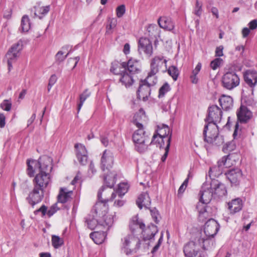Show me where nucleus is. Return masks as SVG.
Instances as JSON below:
<instances>
[{
  "label": "nucleus",
  "instance_id": "f257e3e1",
  "mask_svg": "<svg viewBox=\"0 0 257 257\" xmlns=\"http://www.w3.org/2000/svg\"><path fill=\"white\" fill-rule=\"evenodd\" d=\"M115 174L113 172H110L108 174L104 176V181L105 183L107 185L108 188H103L100 190L98 193V198L99 201L103 200L105 197L108 198V200H103V202L107 204V202L109 201L114 200L113 205L117 207L122 206L124 203L125 201L122 199V197L118 198V194H117L114 192L111 191V188L113 186L115 182Z\"/></svg>",
  "mask_w": 257,
  "mask_h": 257
},
{
  "label": "nucleus",
  "instance_id": "f03ea898",
  "mask_svg": "<svg viewBox=\"0 0 257 257\" xmlns=\"http://www.w3.org/2000/svg\"><path fill=\"white\" fill-rule=\"evenodd\" d=\"M102 199L105 201L108 200V198L105 197ZM103 201V200H102L96 202L93 207V211L98 217V225L100 227L103 228L104 230L107 231L113 224L115 213H108V205Z\"/></svg>",
  "mask_w": 257,
  "mask_h": 257
},
{
  "label": "nucleus",
  "instance_id": "7ed1b4c3",
  "mask_svg": "<svg viewBox=\"0 0 257 257\" xmlns=\"http://www.w3.org/2000/svg\"><path fill=\"white\" fill-rule=\"evenodd\" d=\"M199 202L197 205V209L199 212V219L204 221L208 218V213L206 210V204L210 202L213 195L210 189L209 183H205L203 184L199 193Z\"/></svg>",
  "mask_w": 257,
  "mask_h": 257
},
{
  "label": "nucleus",
  "instance_id": "20e7f679",
  "mask_svg": "<svg viewBox=\"0 0 257 257\" xmlns=\"http://www.w3.org/2000/svg\"><path fill=\"white\" fill-rule=\"evenodd\" d=\"M52 159L48 156L41 157L39 160H28L27 161V174L33 177L35 173L43 172L44 170H51Z\"/></svg>",
  "mask_w": 257,
  "mask_h": 257
},
{
  "label": "nucleus",
  "instance_id": "39448f33",
  "mask_svg": "<svg viewBox=\"0 0 257 257\" xmlns=\"http://www.w3.org/2000/svg\"><path fill=\"white\" fill-rule=\"evenodd\" d=\"M203 136L204 140L208 143L219 146L224 142L222 137L218 136V126L214 123L207 122L204 126Z\"/></svg>",
  "mask_w": 257,
  "mask_h": 257
},
{
  "label": "nucleus",
  "instance_id": "423d86ee",
  "mask_svg": "<svg viewBox=\"0 0 257 257\" xmlns=\"http://www.w3.org/2000/svg\"><path fill=\"white\" fill-rule=\"evenodd\" d=\"M133 140L136 150L141 153L146 152L150 144L149 137L147 135L144 128H138L135 131Z\"/></svg>",
  "mask_w": 257,
  "mask_h": 257
},
{
  "label": "nucleus",
  "instance_id": "0eeeda50",
  "mask_svg": "<svg viewBox=\"0 0 257 257\" xmlns=\"http://www.w3.org/2000/svg\"><path fill=\"white\" fill-rule=\"evenodd\" d=\"M140 240L133 233L129 234L121 239V250L127 255L135 252L140 248Z\"/></svg>",
  "mask_w": 257,
  "mask_h": 257
},
{
  "label": "nucleus",
  "instance_id": "6e6552de",
  "mask_svg": "<svg viewBox=\"0 0 257 257\" xmlns=\"http://www.w3.org/2000/svg\"><path fill=\"white\" fill-rule=\"evenodd\" d=\"M239 83V77L233 72L225 73L222 78V83L223 87L229 90L237 87Z\"/></svg>",
  "mask_w": 257,
  "mask_h": 257
},
{
  "label": "nucleus",
  "instance_id": "1a4fd4ad",
  "mask_svg": "<svg viewBox=\"0 0 257 257\" xmlns=\"http://www.w3.org/2000/svg\"><path fill=\"white\" fill-rule=\"evenodd\" d=\"M166 59L162 56H158L154 57L151 62L150 67L152 74H156L159 72L163 73L167 72Z\"/></svg>",
  "mask_w": 257,
  "mask_h": 257
},
{
  "label": "nucleus",
  "instance_id": "9d476101",
  "mask_svg": "<svg viewBox=\"0 0 257 257\" xmlns=\"http://www.w3.org/2000/svg\"><path fill=\"white\" fill-rule=\"evenodd\" d=\"M168 138L171 139L170 128L168 125L162 124L157 126V129L152 138V142H157L158 140H161V142L159 143L162 145V143H165V139L166 141Z\"/></svg>",
  "mask_w": 257,
  "mask_h": 257
},
{
  "label": "nucleus",
  "instance_id": "9b49d317",
  "mask_svg": "<svg viewBox=\"0 0 257 257\" xmlns=\"http://www.w3.org/2000/svg\"><path fill=\"white\" fill-rule=\"evenodd\" d=\"M50 171L51 170H45L43 172L37 174L34 179V186L44 190L50 182Z\"/></svg>",
  "mask_w": 257,
  "mask_h": 257
},
{
  "label": "nucleus",
  "instance_id": "f8f14e48",
  "mask_svg": "<svg viewBox=\"0 0 257 257\" xmlns=\"http://www.w3.org/2000/svg\"><path fill=\"white\" fill-rule=\"evenodd\" d=\"M208 114L206 118V121L208 123H219L221 121L222 111L217 105H213L208 108Z\"/></svg>",
  "mask_w": 257,
  "mask_h": 257
},
{
  "label": "nucleus",
  "instance_id": "ddd939ff",
  "mask_svg": "<svg viewBox=\"0 0 257 257\" xmlns=\"http://www.w3.org/2000/svg\"><path fill=\"white\" fill-rule=\"evenodd\" d=\"M209 184L210 189L212 191L214 198L224 196L227 193V190L224 185L218 180L212 178V181Z\"/></svg>",
  "mask_w": 257,
  "mask_h": 257
},
{
  "label": "nucleus",
  "instance_id": "4468645a",
  "mask_svg": "<svg viewBox=\"0 0 257 257\" xmlns=\"http://www.w3.org/2000/svg\"><path fill=\"white\" fill-rule=\"evenodd\" d=\"M44 190L34 186L33 190L30 192L27 200L32 207L41 201L43 197Z\"/></svg>",
  "mask_w": 257,
  "mask_h": 257
},
{
  "label": "nucleus",
  "instance_id": "2eb2a0df",
  "mask_svg": "<svg viewBox=\"0 0 257 257\" xmlns=\"http://www.w3.org/2000/svg\"><path fill=\"white\" fill-rule=\"evenodd\" d=\"M219 229L218 223L213 219H209L205 224L204 232L208 238L212 237L217 233Z\"/></svg>",
  "mask_w": 257,
  "mask_h": 257
},
{
  "label": "nucleus",
  "instance_id": "dca6fc26",
  "mask_svg": "<svg viewBox=\"0 0 257 257\" xmlns=\"http://www.w3.org/2000/svg\"><path fill=\"white\" fill-rule=\"evenodd\" d=\"M138 49L140 53L143 52L148 56H151L153 54V46L150 39L143 37L140 38Z\"/></svg>",
  "mask_w": 257,
  "mask_h": 257
},
{
  "label": "nucleus",
  "instance_id": "f3484780",
  "mask_svg": "<svg viewBox=\"0 0 257 257\" xmlns=\"http://www.w3.org/2000/svg\"><path fill=\"white\" fill-rule=\"evenodd\" d=\"M113 164V156L110 151L105 150L104 151L101 160V167L103 171L105 170L109 171V169L112 167Z\"/></svg>",
  "mask_w": 257,
  "mask_h": 257
},
{
  "label": "nucleus",
  "instance_id": "a211bd4d",
  "mask_svg": "<svg viewBox=\"0 0 257 257\" xmlns=\"http://www.w3.org/2000/svg\"><path fill=\"white\" fill-rule=\"evenodd\" d=\"M75 148L78 161L81 165H85L88 160V155L85 146L81 144H77L75 145Z\"/></svg>",
  "mask_w": 257,
  "mask_h": 257
},
{
  "label": "nucleus",
  "instance_id": "6ab92c4d",
  "mask_svg": "<svg viewBox=\"0 0 257 257\" xmlns=\"http://www.w3.org/2000/svg\"><path fill=\"white\" fill-rule=\"evenodd\" d=\"M130 227L132 232L138 230V232L142 233H145L146 231L149 232L150 230L149 228L146 229V230L144 229L145 228V224L139 219L137 216H135L132 218Z\"/></svg>",
  "mask_w": 257,
  "mask_h": 257
},
{
  "label": "nucleus",
  "instance_id": "aec40b11",
  "mask_svg": "<svg viewBox=\"0 0 257 257\" xmlns=\"http://www.w3.org/2000/svg\"><path fill=\"white\" fill-rule=\"evenodd\" d=\"M225 175L232 184L236 185L240 180L242 174L240 169L235 168L229 170Z\"/></svg>",
  "mask_w": 257,
  "mask_h": 257
},
{
  "label": "nucleus",
  "instance_id": "412c9836",
  "mask_svg": "<svg viewBox=\"0 0 257 257\" xmlns=\"http://www.w3.org/2000/svg\"><path fill=\"white\" fill-rule=\"evenodd\" d=\"M158 23L161 28L168 31L174 30L175 24L172 19L169 17L162 16L158 20Z\"/></svg>",
  "mask_w": 257,
  "mask_h": 257
},
{
  "label": "nucleus",
  "instance_id": "4be33fe9",
  "mask_svg": "<svg viewBox=\"0 0 257 257\" xmlns=\"http://www.w3.org/2000/svg\"><path fill=\"white\" fill-rule=\"evenodd\" d=\"M147 116L144 110L140 109L138 112H136L133 118V123L138 127V128H144L143 123L147 120Z\"/></svg>",
  "mask_w": 257,
  "mask_h": 257
},
{
  "label": "nucleus",
  "instance_id": "5701e85b",
  "mask_svg": "<svg viewBox=\"0 0 257 257\" xmlns=\"http://www.w3.org/2000/svg\"><path fill=\"white\" fill-rule=\"evenodd\" d=\"M244 80L245 83L251 88H254L257 84V72L248 70L244 74Z\"/></svg>",
  "mask_w": 257,
  "mask_h": 257
},
{
  "label": "nucleus",
  "instance_id": "b1692460",
  "mask_svg": "<svg viewBox=\"0 0 257 257\" xmlns=\"http://www.w3.org/2000/svg\"><path fill=\"white\" fill-rule=\"evenodd\" d=\"M151 94L150 87L145 83V82H140L137 91L138 97L140 99L145 101Z\"/></svg>",
  "mask_w": 257,
  "mask_h": 257
},
{
  "label": "nucleus",
  "instance_id": "393cba45",
  "mask_svg": "<svg viewBox=\"0 0 257 257\" xmlns=\"http://www.w3.org/2000/svg\"><path fill=\"white\" fill-rule=\"evenodd\" d=\"M243 207V202L241 198H237L228 203V208L231 214H235L240 211Z\"/></svg>",
  "mask_w": 257,
  "mask_h": 257
},
{
  "label": "nucleus",
  "instance_id": "a878e982",
  "mask_svg": "<svg viewBox=\"0 0 257 257\" xmlns=\"http://www.w3.org/2000/svg\"><path fill=\"white\" fill-rule=\"evenodd\" d=\"M198 247L196 243L191 241L184 247V252L186 257H194L198 251Z\"/></svg>",
  "mask_w": 257,
  "mask_h": 257
},
{
  "label": "nucleus",
  "instance_id": "bb28decb",
  "mask_svg": "<svg viewBox=\"0 0 257 257\" xmlns=\"http://www.w3.org/2000/svg\"><path fill=\"white\" fill-rule=\"evenodd\" d=\"M127 70L132 74L138 73L141 71V64L139 60L131 58L126 63Z\"/></svg>",
  "mask_w": 257,
  "mask_h": 257
},
{
  "label": "nucleus",
  "instance_id": "cd10ccee",
  "mask_svg": "<svg viewBox=\"0 0 257 257\" xmlns=\"http://www.w3.org/2000/svg\"><path fill=\"white\" fill-rule=\"evenodd\" d=\"M98 218L97 214L94 212L93 208L91 214L86 218L85 223L87 227L91 230L94 229L96 227L100 228V226L98 225Z\"/></svg>",
  "mask_w": 257,
  "mask_h": 257
},
{
  "label": "nucleus",
  "instance_id": "c85d7f7f",
  "mask_svg": "<svg viewBox=\"0 0 257 257\" xmlns=\"http://www.w3.org/2000/svg\"><path fill=\"white\" fill-rule=\"evenodd\" d=\"M252 116L251 112L244 106L241 105L237 112L238 120L242 122H246Z\"/></svg>",
  "mask_w": 257,
  "mask_h": 257
},
{
  "label": "nucleus",
  "instance_id": "c756f323",
  "mask_svg": "<svg viewBox=\"0 0 257 257\" xmlns=\"http://www.w3.org/2000/svg\"><path fill=\"white\" fill-rule=\"evenodd\" d=\"M219 102L220 106L224 110H229L233 107V99L230 96L222 95L219 99Z\"/></svg>",
  "mask_w": 257,
  "mask_h": 257
},
{
  "label": "nucleus",
  "instance_id": "7c9ffc66",
  "mask_svg": "<svg viewBox=\"0 0 257 257\" xmlns=\"http://www.w3.org/2000/svg\"><path fill=\"white\" fill-rule=\"evenodd\" d=\"M126 63H120L114 61L111 63L110 71L115 75L119 76L126 71Z\"/></svg>",
  "mask_w": 257,
  "mask_h": 257
},
{
  "label": "nucleus",
  "instance_id": "2f4dec72",
  "mask_svg": "<svg viewBox=\"0 0 257 257\" xmlns=\"http://www.w3.org/2000/svg\"><path fill=\"white\" fill-rule=\"evenodd\" d=\"M106 232V230L94 231L90 234V237L96 244H99L105 239L107 235Z\"/></svg>",
  "mask_w": 257,
  "mask_h": 257
},
{
  "label": "nucleus",
  "instance_id": "473e14b6",
  "mask_svg": "<svg viewBox=\"0 0 257 257\" xmlns=\"http://www.w3.org/2000/svg\"><path fill=\"white\" fill-rule=\"evenodd\" d=\"M50 11V6H43L38 4L34 7V17L41 19L46 16Z\"/></svg>",
  "mask_w": 257,
  "mask_h": 257
},
{
  "label": "nucleus",
  "instance_id": "72a5a7b5",
  "mask_svg": "<svg viewBox=\"0 0 257 257\" xmlns=\"http://www.w3.org/2000/svg\"><path fill=\"white\" fill-rule=\"evenodd\" d=\"M137 204L138 206L142 209L143 207L148 208L151 204V200L147 193H143L141 194L137 200Z\"/></svg>",
  "mask_w": 257,
  "mask_h": 257
},
{
  "label": "nucleus",
  "instance_id": "f704fd0d",
  "mask_svg": "<svg viewBox=\"0 0 257 257\" xmlns=\"http://www.w3.org/2000/svg\"><path fill=\"white\" fill-rule=\"evenodd\" d=\"M233 154H229L228 155L223 156L219 160L223 167L227 168L231 167L235 164V157Z\"/></svg>",
  "mask_w": 257,
  "mask_h": 257
},
{
  "label": "nucleus",
  "instance_id": "c9c22d12",
  "mask_svg": "<svg viewBox=\"0 0 257 257\" xmlns=\"http://www.w3.org/2000/svg\"><path fill=\"white\" fill-rule=\"evenodd\" d=\"M72 194V191L69 190L67 188H61L60 190L58 199L59 202L64 203L69 200Z\"/></svg>",
  "mask_w": 257,
  "mask_h": 257
},
{
  "label": "nucleus",
  "instance_id": "e433bc0d",
  "mask_svg": "<svg viewBox=\"0 0 257 257\" xmlns=\"http://www.w3.org/2000/svg\"><path fill=\"white\" fill-rule=\"evenodd\" d=\"M57 210L56 205L52 206L47 211V207L45 205H42L39 209L34 211L35 214H38L39 212L42 213V216L47 214L49 217L52 216Z\"/></svg>",
  "mask_w": 257,
  "mask_h": 257
},
{
  "label": "nucleus",
  "instance_id": "4c0bfd02",
  "mask_svg": "<svg viewBox=\"0 0 257 257\" xmlns=\"http://www.w3.org/2000/svg\"><path fill=\"white\" fill-rule=\"evenodd\" d=\"M224 169V168L222 165L219 163V161H218L216 166L210 168L208 175L210 178L218 177L223 172Z\"/></svg>",
  "mask_w": 257,
  "mask_h": 257
},
{
  "label": "nucleus",
  "instance_id": "58836bf2",
  "mask_svg": "<svg viewBox=\"0 0 257 257\" xmlns=\"http://www.w3.org/2000/svg\"><path fill=\"white\" fill-rule=\"evenodd\" d=\"M119 80L122 85H124L126 88L132 86L134 83L132 76L129 75L126 71L120 75Z\"/></svg>",
  "mask_w": 257,
  "mask_h": 257
},
{
  "label": "nucleus",
  "instance_id": "ea45409f",
  "mask_svg": "<svg viewBox=\"0 0 257 257\" xmlns=\"http://www.w3.org/2000/svg\"><path fill=\"white\" fill-rule=\"evenodd\" d=\"M148 35L152 39H157L160 36V30L155 24H151L147 28Z\"/></svg>",
  "mask_w": 257,
  "mask_h": 257
},
{
  "label": "nucleus",
  "instance_id": "a19ab883",
  "mask_svg": "<svg viewBox=\"0 0 257 257\" xmlns=\"http://www.w3.org/2000/svg\"><path fill=\"white\" fill-rule=\"evenodd\" d=\"M202 67V64L198 62L195 68L192 70L191 74L190 76L191 81L193 84H197L198 82V78L197 75L200 72Z\"/></svg>",
  "mask_w": 257,
  "mask_h": 257
},
{
  "label": "nucleus",
  "instance_id": "79ce46f5",
  "mask_svg": "<svg viewBox=\"0 0 257 257\" xmlns=\"http://www.w3.org/2000/svg\"><path fill=\"white\" fill-rule=\"evenodd\" d=\"M128 188L129 185L127 183L122 182L118 184L117 190L114 192L118 194V198H121L127 192Z\"/></svg>",
  "mask_w": 257,
  "mask_h": 257
},
{
  "label": "nucleus",
  "instance_id": "37998d69",
  "mask_svg": "<svg viewBox=\"0 0 257 257\" xmlns=\"http://www.w3.org/2000/svg\"><path fill=\"white\" fill-rule=\"evenodd\" d=\"M108 24L106 26V33L111 34L112 33L113 29H114L117 23V20L115 18H109L108 19Z\"/></svg>",
  "mask_w": 257,
  "mask_h": 257
},
{
  "label": "nucleus",
  "instance_id": "c03bdc74",
  "mask_svg": "<svg viewBox=\"0 0 257 257\" xmlns=\"http://www.w3.org/2000/svg\"><path fill=\"white\" fill-rule=\"evenodd\" d=\"M142 82H145L147 85H148L150 87L155 85L157 82V78L156 74H152V70L149 73L148 76L145 80H142Z\"/></svg>",
  "mask_w": 257,
  "mask_h": 257
},
{
  "label": "nucleus",
  "instance_id": "a18cd8bd",
  "mask_svg": "<svg viewBox=\"0 0 257 257\" xmlns=\"http://www.w3.org/2000/svg\"><path fill=\"white\" fill-rule=\"evenodd\" d=\"M31 25L30 20L28 16H24L21 20V28L22 31L24 32H28L30 29Z\"/></svg>",
  "mask_w": 257,
  "mask_h": 257
},
{
  "label": "nucleus",
  "instance_id": "49530a36",
  "mask_svg": "<svg viewBox=\"0 0 257 257\" xmlns=\"http://www.w3.org/2000/svg\"><path fill=\"white\" fill-rule=\"evenodd\" d=\"M6 57L7 59L9 70H10L12 67L13 63L15 62L19 57L18 55H16V53H13L10 51H8Z\"/></svg>",
  "mask_w": 257,
  "mask_h": 257
},
{
  "label": "nucleus",
  "instance_id": "de8ad7c7",
  "mask_svg": "<svg viewBox=\"0 0 257 257\" xmlns=\"http://www.w3.org/2000/svg\"><path fill=\"white\" fill-rule=\"evenodd\" d=\"M23 49V42L19 41L16 43L13 44L9 51L13 53H16L18 57L20 56V52Z\"/></svg>",
  "mask_w": 257,
  "mask_h": 257
},
{
  "label": "nucleus",
  "instance_id": "09e8293b",
  "mask_svg": "<svg viewBox=\"0 0 257 257\" xmlns=\"http://www.w3.org/2000/svg\"><path fill=\"white\" fill-rule=\"evenodd\" d=\"M90 95V92H89L88 89H85L82 94L80 95L79 99L80 102L78 105V111H79L81 108L85 100L89 97Z\"/></svg>",
  "mask_w": 257,
  "mask_h": 257
},
{
  "label": "nucleus",
  "instance_id": "8fccbe9b",
  "mask_svg": "<svg viewBox=\"0 0 257 257\" xmlns=\"http://www.w3.org/2000/svg\"><path fill=\"white\" fill-rule=\"evenodd\" d=\"M63 244V239L55 235L52 236V244L55 248H58Z\"/></svg>",
  "mask_w": 257,
  "mask_h": 257
},
{
  "label": "nucleus",
  "instance_id": "3c124183",
  "mask_svg": "<svg viewBox=\"0 0 257 257\" xmlns=\"http://www.w3.org/2000/svg\"><path fill=\"white\" fill-rule=\"evenodd\" d=\"M167 71L168 74L173 78L174 80H176L177 79L178 75H179V71L177 68L175 66H171L169 67Z\"/></svg>",
  "mask_w": 257,
  "mask_h": 257
},
{
  "label": "nucleus",
  "instance_id": "603ef678",
  "mask_svg": "<svg viewBox=\"0 0 257 257\" xmlns=\"http://www.w3.org/2000/svg\"><path fill=\"white\" fill-rule=\"evenodd\" d=\"M170 90V85L168 83H165L159 89L158 97L160 98L163 97L166 93Z\"/></svg>",
  "mask_w": 257,
  "mask_h": 257
},
{
  "label": "nucleus",
  "instance_id": "864d4df0",
  "mask_svg": "<svg viewBox=\"0 0 257 257\" xmlns=\"http://www.w3.org/2000/svg\"><path fill=\"white\" fill-rule=\"evenodd\" d=\"M0 107L4 110L9 111L12 108V102L10 100L5 99L0 104Z\"/></svg>",
  "mask_w": 257,
  "mask_h": 257
},
{
  "label": "nucleus",
  "instance_id": "5fc2aeb1",
  "mask_svg": "<svg viewBox=\"0 0 257 257\" xmlns=\"http://www.w3.org/2000/svg\"><path fill=\"white\" fill-rule=\"evenodd\" d=\"M223 60L221 58H217L210 63V67L213 70H216L222 64Z\"/></svg>",
  "mask_w": 257,
  "mask_h": 257
},
{
  "label": "nucleus",
  "instance_id": "6e6d98bb",
  "mask_svg": "<svg viewBox=\"0 0 257 257\" xmlns=\"http://www.w3.org/2000/svg\"><path fill=\"white\" fill-rule=\"evenodd\" d=\"M68 53L65 54V53L62 51H59L56 55V61L61 62L64 61L68 56Z\"/></svg>",
  "mask_w": 257,
  "mask_h": 257
},
{
  "label": "nucleus",
  "instance_id": "4d7b16f0",
  "mask_svg": "<svg viewBox=\"0 0 257 257\" xmlns=\"http://www.w3.org/2000/svg\"><path fill=\"white\" fill-rule=\"evenodd\" d=\"M125 12V7L124 5L117 7L116 9V14L118 18H121Z\"/></svg>",
  "mask_w": 257,
  "mask_h": 257
},
{
  "label": "nucleus",
  "instance_id": "13d9d810",
  "mask_svg": "<svg viewBox=\"0 0 257 257\" xmlns=\"http://www.w3.org/2000/svg\"><path fill=\"white\" fill-rule=\"evenodd\" d=\"M170 138H168V139L166 140V146H165V147L164 148L165 150V152L164 155L162 156V159H161L162 161L163 162H164L167 157L169 148H170Z\"/></svg>",
  "mask_w": 257,
  "mask_h": 257
},
{
  "label": "nucleus",
  "instance_id": "bf43d9fd",
  "mask_svg": "<svg viewBox=\"0 0 257 257\" xmlns=\"http://www.w3.org/2000/svg\"><path fill=\"white\" fill-rule=\"evenodd\" d=\"M194 14L197 16H200L202 14V4L198 1L196 2Z\"/></svg>",
  "mask_w": 257,
  "mask_h": 257
},
{
  "label": "nucleus",
  "instance_id": "052dcab7",
  "mask_svg": "<svg viewBox=\"0 0 257 257\" xmlns=\"http://www.w3.org/2000/svg\"><path fill=\"white\" fill-rule=\"evenodd\" d=\"M151 213L155 222L157 223H158L159 221L160 215L158 210H157L155 208L151 210Z\"/></svg>",
  "mask_w": 257,
  "mask_h": 257
},
{
  "label": "nucleus",
  "instance_id": "680f3d73",
  "mask_svg": "<svg viewBox=\"0 0 257 257\" xmlns=\"http://www.w3.org/2000/svg\"><path fill=\"white\" fill-rule=\"evenodd\" d=\"M189 176H190V174L188 175V178L185 180V181H184L183 184L181 185V186L179 188L178 194H181L184 192L185 190L186 189V188L187 187V184H188Z\"/></svg>",
  "mask_w": 257,
  "mask_h": 257
},
{
  "label": "nucleus",
  "instance_id": "e2e57ef3",
  "mask_svg": "<svg viewBox=\"0 0 257 257\" xmlns=\"http://www.w3.org/2000/svg\"><path fill=\"white\" fill-rule=\"evenodd\" d=\"M200 241H202V247L204 249H208V244H210V242L212 243V240L207 238L206 239L202 238L200 240Z\"/></svg>",
  "mask_w": 257,
  "mask_h": 257
},
{
  "label": "nucleus",
  "instance_id": "0e129e2a",
  "mask_svg": "<svg viewBox=\"0 0 257 257\" xmlns=\"http://www.w3.org/2000/svg\"><path fill=\"white\" fill-rule=\"evenodd\" d=\"M248 28L251 31H253L257 29V20H251L247 25Z\"/></svg>",
  "mask_w": 257,
  "mask_h": 257
},
{
  "label": "nucleus",
  "instance_id": "69168bd1",
  "mask_svg": "<svg viewBox=\"0 0 257 257\" xmlns=\"http://www.w3.org/2000/svg\"><path fill=\"white\" fill-rule=\"evenodd\" d=\"M223 47L222 45H220L217 47L215 50V56L216 57H221L223 55Z\"/></svg>",
  "mask_w": 257,
  "mask_h": 257
},
{
  "label": "nucleus",
  "instance_id": "338daca9",
  "mask_svg": "<svg viewBox=\"0 0 257 257\" xmlns=\"http://www.w3.org/2000/svg\"><path fill=\"white\" fill-rule=\"evenodd\" d=\"M251 30L249 28L244 27L241 30V35L243 38H246L250 34Z\"/></svg>",
  "mask_w": 257,
  "mask_h": 257
},
{
  "label": "nucleus",
  "instance_id": "774afa93",
  "mask_svg": "<svg viewBox=\"0 0 257 257\" xmlns=\"http://www.w3.org/2000/svg\"><path fill=\"white\" fill-rule=\"evenodd\" d=\"M245 47L243 45H238L235 46V51L238 52L241 56L243 55Z\"/></svg>",
  "mask_w": 257,
  "mask_h": 257
}]
</instances>
